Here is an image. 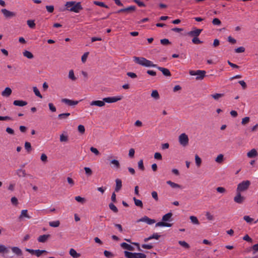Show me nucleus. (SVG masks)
Returning <instances> with one entry per match:
<instances>
[{"instance_id": "obj_1", "label": "nucleus", "mask_w": 258, "mask_h": 258, "mask_svg": "<svg viewBox=\"0 0 258 258\" xmlns=\"http://www.w3.org/2000/svg\"><path fill=\"white\" fill-rule=\"evenodd\" d=\"M134 61L137 64L142 66L145 67H157V65L154 64L152 61L146 59L143 57L134 56L133 57Z\"/></svg>"}, {"instance_id": "obj_2", "label": "nucleus", "mask_w": 258, "mask_h": 258, "mask_svg": "<svg viewBox=\"0 0 258 258\" xmlns=\"http://www.w3.org/2000/svg\"><path fill=\"white\" fill-rule=\"evenodd\" d=\"M66 9L71 12L79 13L80 10L83 9L81 2H76L75 1L67 2L65 5Z\"/></svg>"}, {"instance_id": "obj_3", "label": "nucleus", "mask_w": 258, "mask_h": 258, "mask_svg": "<svg viewBox=\"0 0 258 258\" xmlns=\"http://www.w3.org/2000/svg\"><path fill=\"white\" fill-rule=\"evenodd\" d=\"M206 71L203 70L193 71L190 70L189 74L191 76H197L196 78L197 80H202L206 76Z\"/></svg>"}, {"instance_id": "obj_4", "label": "nucleus", "mask_w": 258, "mask_h": 258, "mask_svg": "<svg viewBox=\"0 0 258 258\" xmlns=\"http://www.w3.org/2000/svg\"><path fill=\"white\" fill-rule=\"evenodd\" d=\"M25 250L31 253L32 255H35L37 257L43 256H46L47 253H48L45 250H40V249H31L29 248H26Z\"/></svg>"}, {"instance_id": "obj_5", "label": "nucleus", "mask_w": 258, "mask_h": 258, "mask_svg": "<svg viewBox=\"0 0 258 258\" xmlns=\"http://www.w3.org/2000/svg\"><path fill=\"white\" fill-rule=\"evenodd\" d=\"M124 256L126 258H146L147 255L141 252L133 253L128 251H124Z\"/></svg>"}, {"instance_id": "obj_6", "label": "nucleus", "mask_w": 258, "mask_h": 258, "mask_svg": "<svg viewBox=\"0 0 258 258\" xmlns=\"http://www.w3.org/2000/svg\"><path fill=\"white\" fill-rule=\"evenodd\" d=\"M250 184V182L249 180H244L239 183L236 189V191L240 192L245 191L248 189Z\"/></svg>"}, {"instance_id": "obj_7", "label": "nucleus", "mask_w": 258, "mask_h": 258, "mask_svg": "<svg viewBox=\"0 0 258 258\" xmlns=\"http://www.w3.org/2000/svg\"><path fill=\"white\" fill-rule=\"evenodd\" d=\"M188 137L185 133H182L179 136V142L182 146H186L188 144Z\"/></svg>"}, {"instance_id": "obj_8", "label": "nucleus", "mask_w": 258, "mask_h": 258, "mask_svg": "<svg viewBox=\"0 0 258 258\" xmlns=\"http://www.w3.org/2000/svg\"><path fill=\"white\" fill-rule=\"evenodd\" d=\"M123 97L122 96H117L113 97H108L103 98L104 103H112L121 100Z\"/></svg>"}, {"instance_id": "obj_9", "label": "nucleus", "mask_w": 258, "mask_h": 258, "mask_svg": "<svg viewBox=\"0 0 258 258\" xmlns=\"http://www.w3.org/2000/svg\"><path fill=\"white\" fill-rule=\"evenodd\" d=\"M245 200V198L241 195V192L236 191V196L234 198V201L238 204H242Z\"/></svg>"}, {"instance_id": "obj_10", "label": "nucleus", "mask_w": 258, "mask_h": 258, "mask_svg": "<svg viewBox=\"0 0 258 258\" xmlns=\"http://www.w3.org/2000/svg\"><path fill=\"white\" fill-rule=\"evenodd\" d=\"M146 222L149 225H151L156 222L154 219H151L146 216H145L137 221V222Z\"/></svg>"}, {"instance_id": "obj_11", "label": "nucleus", "mask_w": 258, "mask_h": 258, "mask_svg": "<svg viewBox=\"0 0 258 258\" xmlns=\"http://www.w3.org/2000/svg\"><path fill=\"white\" fill-rule=\"evenodd\" d=\"M195 30L190 31L188 32L187 34L190 37H198L202 31H203V29H196L194 28Z\"/></svg>"}, {"instance_id": "obj_12", "label": "nucleus", "mask_w": 258, "mask_h": 258, "mask_svg": "<svg viewBox=\"0 0 258 258\" xmlns=\"http://www.w3.org/2000/svg\"><path fill=\"white\" fill-rule=\"evenodd\" d=\"M2 13L4 16L7 18H10L16 16V13L13 12H11L6 9H3L1 10Z\"/></svg>"}, {"instance_id": "obj_13", "label": "nucleus", "mask_w": 258, "mask_h": 258, "mask_svg": "<svg viewBox=\"0 0 258 258\" xmlns=\"http://www.w3.org/2000/svg\"><path fill=\"white\" fill-rule=\"evenodd\" d=\"M155 68L161 71L164 76L166 77H170L171 76V74L168 69L159 67L158 66L157 67Z\"/></svg>"}, {"instance_id": "obj_14", "label": "nucleus", "mask_w": 258, "mask_h": 258, "mask_svg": "<svg viewBox=\"0 0 258 258\" xmlns=\"http://www.w3.org/2000/svg\"><path fill=\"white\" fill-rule=\"evenodd\" d=\"M61 101L62 102L66 103L69 106H74L79 103L78 101L72 100L67 98L62 99Z\"/></svg>"}, {"instance_id": "obj_15", "label": "nucleus", "mask_w": 258, "mask_h": 258, "mask_svg": "<svg viewBox=\"0 0 258 258\" xmlns=\"http://www.w3.org/2000/svg\"><path fill=\"white\" fill-rule=\"evenodd\" d=\"M12 252L15 253L17 256H23V252L22 250L17 246H13L12 247H10Z\"/></svg>"}, {"instance_id": "obj_16", "label": "nucleus", "mask_w": 258, "mask_h": 258, "mask_svg": "<svg viewBox=\"0 0 258 258\" xmlns=\"http://www.w3.org/2000/svg\"><path fill=\"white\" fill-rule=\"evenodd\" d=\"M120 246L122 248L127 250L134 251L135 250V248L132 245L125 242L121 243Z\"/></svg>"}, {"instance_id": "obj_17", "label": "nucleus", "mask_w": 258, "mask_h": 258, "mask_svg": "<svg viewBox=\"0 0 258 258\" xmlns=\"http://www.w3.org/2000/svg\"><path fill=\"white\" fill-rule=\"evenodd\" d=\"M105 103L104 100H95L93 101L90 103V105L91 106H97L98 107H102L105 105Z\"/></svg>"}, {"instance_id": "obj_18", "label": "nucleus", "mask_w": 258, "mask_h": 258, "mask_svg": "<svg viewBox=\"0 0 258 258\" xmlns=\"http://www.w3.org/2000/svg\"><path fill=\"white\" fill-rule=\"evenodd\" d=\"M50 237V234H44L38 237L37 240L39 242L44 243Z\"/></svg>"}, {"instance_id": "obj_19", "label": "nucleus", "mask_w": 258, "mask_h": 258, "mask_svg": "<svg viewBox=\"0 0 258 258\" xmlns=\"http://www.w3.org/2000/svg\"><path fill=\"white\" fill-rule=\"evenodd\" d=\"M28 104L27 102L21 100H16L13 102V104L15 106L23 107Z\"/></svg>"}, {"instance_id": "obj_20", "label": "nucleus", "mask_w": 258, "mask_h": 258, "mask_svg": "<svg viewBox=\"0 0 258 258\" xmlns=\"http://www.w3.org/2000/svg\"><path fill=\"white\" fill-rule=\"evenodd\" d=\"M12 89L9 87H6L5 90L2 92V95L4 97H8L12 94Z\"/></svg>"}, {"instance_id": "obj_21", "label": "nucleus", "mask_w": 258, "mask_h": 258, "mask_svg": "<svg viewBox=\"0 0 258 258\" xmlns=\"http://www.w3.org/2000/svg\"><path fill=\"white\" fill-rule=\"evenodd\" d=\"M116 186L115 188V191L118 192L122 187V181L120 179H115Z\"/></svg>"}, {"instance_id": "obj_22", "label": "nucleus", "mask_w": 258, "mask_h": 258, "mask_svg": "<svg viewBox=\"0 0 258 258\" xmlns=\"http://www.w3.org/2000/svg\"><path fill=\"white\" fill-rule=\"evenodd\" d=\"M123 13H131L136 10V7L135 6H131L128 7L123 8Z\"/></svg>"}, {"instance_id": "obj_23", "label": "nucleus", "mask_w": 258, "mask_h": 258, "mask_svg": "<svg viewBox=\"0 0 258 258\" xmlns=\"http://www.w3.org/2000/svg\"><path fill=\"white\" fill-rule=\"evenodd\" d=\"M172 215L173 214L171 212L166 214L162 217V220L164 222H166V221H170Z\"/></svg>"}, {"instance_id": "obj_24", "label": "nucleus", "mask_w": 258, "mask_h": 258, "mask_svg": "<svg viewBox=\"0 0 258 258\" xmlns=\"http://www.w3.org/2000/svg\"><path fill=\"white\" fill-rule=\"evenodd\" d=\"M28 211L27 210H23L22 211H21V215H20L19 218L20 219H21L22 218H23V217H25V218H28V219H30L31 218V217L30 216L28 213Z\"/></svg>"}, {"instance_id": "obj_25", "label": "nucleus", "mask_w": 258, "mask_h": 258, "mask_svg": "<svg viewBox=\"0 0 258 258\" xmlns=\"http://www.w3.org/2000/svg\"><path fill=\"white\" fill-rule=\"evenodd\" d=\"M172 225V224L168 223L167 222H164L163 221L161 222H159L156 224V227L162 226V227H170Z\"/></svg>"}, {"instance_id": "obj_26", "label": "nucleus", "mask_w": 258, "mask_h": 258, "mask_svg": "<svg viewBox=\"0 0 258 258\" xmlns=\"http://www.w3.org/2000/svg\"><path fill=\"white\" fill-rule=\"evenodd\" d=\"M257 155V152L255 149H251L247 153V156L249 158L255 157Z\"/></svg>"}, {"instance_id": "obj_27", "label": "nucleus", "mask_w": 258, "mask_h": 258, "mask_svg": "<svg viewBox=\"0 0 258 258\" xmlns=\"http://www.w3.org/2000/svg\"><path fill=\"white\" fill-rule=\"evenodd\" d=\"M70 254L74 258H77L81 256L80 253H77L73 248H71L69 251Z\"/></svg>"}, {"instance_id": "obj_28", "label": "nucleus", "mask_w": 258, "mask_h": 258, "mask_svg": "<svg viewBox=\"0 0 258 258\" xmlns=\"http://www.w3.org/2000/svg\"><path fill=\"white\" fill-rule=\"evenodd\" d=\"M16 174L19 177H25L26 176V173L25 170L19 169L16 170Z\"/></svg>"}, {"instance_id": "obj_29", "label": "nucleus", "mask_w": 258, "mask_h": 258, "mask_svg": "<svg viewBox=\"0 0 258 258\" xmlns=\"http://www.w3.org/2000/svg\"><path fill=\"white\" fill-rule=\"evenodd\" d=\"M167 184L169 185L172 188H181V186L177 183H174L170 180H168L166 182Z\"/></svg>"}, {"instance_id": "obj_30", "label": "nucleus", "mask_w": 258, "mask_h": 258, "mask_svg": "<svg viewBox=\"0 0 258 258\" xmlns=\"http://www.w3.org/2000/svg\"><path fill=\"white\" fill-rule=\"evenodd\" d=\"M10 252V250L8 248L6 247L5 245L3 244H0V253H8Z\"/></svg>"}, {"instance_id": "obj_31", "label": "nucleus", "mask_w": 258, "mask_h": 258, "mask_svg": "<svg viewBox=\"0 0 258 258\" xmlns=\"http://www.w3.org/2000/svg\"><path fill=\"white\" fill-rule=\"evenodd\" d=\"M133 200L134 201L135 204L136 206L143 208V204L142 201L136 199L135 197L133 198Z\"/></svg>"}, {"instance_id": "obj_32", "label": "nucleus", "mask_w": 258, "mask_h": 258, "mask_svg": "<svg viewBox=\"0 0 258 258\" xmlns=\"http://www.w3.org/2000/svg\"><path fill=\"white\" fill-rule=\"evenodd\" d=\"M151 96L155 100H158L160 98V95L158 93V92L156 90L152 91Z\"/></svg>"}, {"instance_id": "obj_33", "label": "nucleus", "mask_w": 258, "mask_h": 258, "mask_svg": "<svg viewBox=\"0 0 258 258\" xmlns=\"http://www.w3.org/2000/svg\"><path fill=\"white\" fill-rule=\"evenodd\" d=\"M23 55L29 59H32L34 57L33 54L28 50H25L23 52Z\"/></svg>"}, {"instance_id": "obj_34", "label": "nucleus", "mask_w": 258, "mask_h": 258, "mask_svg": "<svg viewBox=\"0 0 258 258\" xmlns=\"http://www.w3.org/2000/svg\"><path fill=\"white\" fill-rule=\"evenodd\" d=\"M24 147L28 153H30L32 150L31 144L28 142H26L25 143Z\"/></svg>"}, {"instance_id": "obj_35", "label": "nucleus", "mask_w": 258, "mask_h": 258, "mask_svg": "<svg viewBox=\"0 0 258 258\" xmlns=\"http://www.w3.org/2000/svg\"><path fill=\"white\" fill-rule=\"evenodd\" d=\"M189 219L193 224L197 225L200 224V222L196 217L194 216H190Z\"/></svg>"}, {"instance_id": "obj_36", "label": "nucleus", "mask_w": 258, "mask_h": 258, "mask_svg": "<svg viewBox=\"0 0 258 258\" xmlns=\"http://www.w3.org/2000/svg\"><path fill=\"white\" fill-rule=\"evenodd\" d=\"M110 164H113L114 166L116 168H119L120 167V163L119 161L115 159H113L111 160Z\"/></svg>"}, {"instance_id": "obj_37", "label": "nucleus", "mask_w": 258, "mask_h": 258, "mask_svg": "<svg viewBox=\"0 0 258 258\" xmlns=\"http://www.w3.org/2000/svg\"><path fill=\"white\" fill-rule=\"evenodd\" d=\"M109 207L115 213H117L118 211L117 207L112 203L109 204Z\"/></svg>"}, {"instance_id": "obj_38", "label": "nucleus", "mask_w": 258, "mask_h": 258, "mask_svg": "<svg viewBox=\"0 0 258 258\" xmlns=\"http://www.w3.org/2000/svg\"><path fill=\"white\" fill-rule=\"evenodd\" d=\"M49 225L50 226L52 227H57L60 225V222L58 220L55 221H52L49 222Z\"/></svg>"}, {"instance_id": "obj_39", "label": "nucleus", "mask_w": 258, "mask_h": 258, "mask_svg": "<svg viewBox=\"0 0 258 258\" xmlns=\"http://www.w3.org/2000/svg\"><path fill=\"white\" fill-rule=\"evenodd\" d=\"M195 161L197 166L200 167L202 163V159L198 155H195Z\"/></svg>"}, {"instance_id": "obj_40", "label": "nucleus", "mask_w": 258, "mask_h": 258, "mask_svg": "<svg viewBox=\"0 0 258 258\" xmlns=\"http://www.w3.org/2000/svg\"><path fill=\"white\" fill-rule=\"evenodd\" d=\"M224 94L223 93H215L211 95V97L215 100H218L219 98L223 97Z\"/></svg>"}, {"instance_id": "obj_41", "label": "nucleus", "mask_w": 258, "mask_h": 258, "mask_svg": "<svg viewBox=\"0 0 258 258\" xmlns=\"http://www.w3.org/2000/svg\"><path fill=\"white\" fill-rule=\"evenodd\" d=\"M33 90L36 96L39 97L40 98H42V96L36 87H33Z\"/></svg>"}, {"instance_id": "obj_42", "label": "nucleus", "mask_w": 258, "mask_h": 258, "mask_svg": "<svg viewBox=\"0 0 258 258\" xmlns=\"http://www.w3.org/2000/svg\"><path fill=\"white\" fill-rule=\"evenodd\" d=\"M69 78L73 81L76 80L77 78L75 77L74 71L73 70H71L69 71Z\"/></svg>"}, {"instance_id": "obj_43", "label": "nucleus", "mask_w": 258, "mask_h": 258, "mask_svg": "<svg viewBox=\"0 0 258 258\" xmlns=\"http://www.w3.org/2000/svg\"><path fill=\"white\" fill-rule=\"evenodd\" d=\"M93 3L96 5L100 7H104L105 8H108V6L105 5L104 3L99 1H94Z\"/></svg>"}, {"instance_id": "obj_44", "label": "nucleus", "mask_w": 258, "mask_h": 258, "mask_svg": "<svg viewBox=\"0 0 258 258\" xmlns=\"http://www.w3.org/2000/svg\"><path fill=\"white\" fill-rule=\"evenodd\" d=\"M70 115V113H63L59 114L58 115V118L60 119H66L67 117Z\"/></svg>"}, {"instance_id": "obj_45", "label": "nucleus", "mask_w": 258, "mask_h": 258, "mask_svg": "<svg viewBox=\"0 0 258 258\" xmlns=\"http://www.w3.org/2000/svg\"><path fill=\"white\" fill-rule=\"evenodd\" d=\"M75 199L78 202L81 204H84L86 202V199L84 198L81 197L80 196L75 197Z\"/></svg>"}, {"instance_id": "obj_46", "label": "nucleus", "mask_w": 258, "mask_h": 258, "mask_svg": "<svg viewBox=\"0 0 258 258\" xmlns=\"http://www.w3.org/2000/svg\"><path fill=\"white\" fill-rule=\"evenodd\" d=\"M104 254L105 257H114L117 256L116 255L114 254L112 252L107 251V250H104Z\"/></svg>"}, {"instance_id": "obj_47", "label": "nucleus", "mask_w": 258, "mask_h": 258, "mask_svg": "<svg viewBox=\"0 0 258 258\" xmlns=\"http://www.w3.org/2000/svg\"><path fill=\"white\" fill-rule=\"evenodd\" d=\"M27 24L29 26V27L31 28H34L35 27V23H34V20H28L27 21Z\"/></svg>"}, {"instance_id": "obj_48", "label": "nucleus", "mask_w": 258, "mask_h": 258, "mask_svg": "<svg viewBox=\"0 0 258 258\" xmlns=\"http://www.w3.org/2000/svg\"><path fill=\"white\" fill-rule=\"evenodd\" d=\"M84 170L85 171V173L88 176H90L92 174V171L91 169L89 167H85Z\"/></svg>"}, {"instance_id": "obj_49", "label": "nucleus", "mask_w": 258, "mask_h": 258, "mask_svg": "<svg viewBox=\"0 0 258 258\" xmlns=\"http://www.w3.org/2000/svg\"><path fill=\"white\" fill-rule=\"evenodd\" d=\"M191 41L192 42L195 44H199L203 43V41H201L198 37H193Z\"/></svg>"}, {"instance_id": "obj_50", "label": "nucleus", "mask_w": 258, "mask_h": 258, "mask_svg": "<svg viewBox=\"0 0 258 258\" xmlns=\"http://www.w3.org/2000/svg\"><path fill=\"white\" fill-rule=\"evenodd\" d=\"M138 167L142 171H144L145 168V167L144 166V164H143V160L142 159L140 160L138 163Z\"/></svg>"}, {"instance_id": "obj_51", "label": "nucleus", "mask_w": 258, "mask_h": 258, "mask_svg": "<svg viewBox=\"0 0 258 258\" xmlns=\"http://www.w3.org/2000/svg\"><path fill=\"white\" fill-rule=\"evenodd\" d=\"M224 160V156L222 154H219L216 158L215 161L217 163H221Z\"/></svg>"}, {"instance_id": "obj_52", "label": "nucleus", "mask_w": 258, "mask_h": 258, "mask_svg": "<svg viewBox=\"0 0 258 258\" xmlns=\"http://www.w3.org/2000/svg\"><path fill=\"white\" fill-rule=\"evenodd\" d=\"M178 243L185 248H189V245L184 241H179Z\"/></svg>"}, {"instance_id": "obj_53", "label": "nucleus", "mask_w": 258, "mask_h": 258, "mask_svg": "<svg viewBox=\"0 0 258 258\" xmlns=\"http://www.w3.org/2000/svg\"><path fill=\"white\" fill-rule=\"evenodd\" d=\"M78 130L79 133H80L81 134H84L85 132V128L83 125L80 124L78 126Z\"/></svg>"}, {"instance_id": "obj_54", "label": "nucleus", "mask_w": 258, "mask_h": 258, "mask_svg": "<svg viewBox=\"0 0 258 258\" xmlns=\"http://www.w3.org/2000/svg\"><path fill=\"white\" fill-rule=\"evenodd\" d=\"M68 141V136L61 134L60 135V141L61 142H66Z\"/></svg>"}, {"instance_id": "obj_55", "label": "nucleus", "mask_w": 258, "mask_h": 258, "mask_svg": "<svg viewBox=\"0 0 258 258\" xmlns=\"http://www.w3.org/2000/svg\"><path fill=\"white\" fill-rule=\"evenodd\" d=\"M142 247L145 249H151L153 248V245L152 244H143L141 245Z\"/></svg>"}, {"instance_id": "obj_56", "label": "nucleus", "mask_w": 258, "mask_h": 258, "mask_svg": "<svg viewBox=\"0 0 258 258\" xmlns=\"http://www.w3.org/2000/svg\"><path fill=\"white\" fill-rule=\"evenodd\" d=\"M160 43L162 45H169L171 43V42H170L169 40L166 38L161 39Z\"/></svg>"}, {"instance_id": "obj_57", "label": "nucleus", "mask_w": 258, "mask_h": 258, "mask_svg": "<svg viewBox=\"0 0 258 258\" xmlns=\"http://www.w3.org/2000/svg\"><path fill=\"white\" fill-rule=\"evenodd\" d=\"M216 190L220 194H225L226 192V189L223 187H218L216 188Z\"/></svg>"}, {"instance_id": "obj_58", "label": "nucleus", "mask_w": 258, "mask_h": 258, "mask_svg": "<svg viewBox=\"0 0 258 258\" xmlns=\"http://www.w3.org/2000/svg\"><path fill=\"white\" fill-rule=\"evenodd\" d=\"M212 24L214 25H220L221 24V21L218 18H214L212 21Z\"/></svg>"}, {"instance_id": "obj_59", "label": "nucleus", "mask_w": 258, "mask_h": 258, "mask_svg": "<svg viewBox=\"0 0 258 258\" xmlns=\"http://www.w3.org/2000/svg\"><path fill=\"white\" fill-rule=\"evenodd\" d=\"M243 219L248 223H250L253 221V219L248 216H244Z\"/></svg>"}, {"instance_id": "obj_60", "label": "nucleus", "mask_w": 258, "mask_h": 258, "mask_svg": "<svg viewBox=\"0 0 258 258\" xmlns=\"http://www.w3.org/2000/svg\"><path fill=\"white\" fill-rule=\"evenodd\" d=\"M152 197L156 201L158 202L159 200L158 194L156 191H153L151 193Z\"/></svg>"}, {"instance_id": "obj_61", "label": "nucleus", "mask_w": 258, "mask_h": 258, "mask_svg": "<svg viewBox=\"0 0 258 258\" xmlns=\"http://www.w3.org/2000/svg\"><path fill=\"white\" fill-rule=\"evenodd\" d=\"M245 48L243 46H241L235 49V52L236 53H242L244 52Z\"/></svg>"}, {"instance_id": "obj_62", "label": "nucleus", "mask_w": 258, "mask_h": 258, "mask_svg": "<svg viewBox=\"0 0 258 258\" xmlns=\"http://www.w3.org/2000/svg\"><path fill=\"white\" fill-rule=\"evenodd\" d=\"M89 53V52H86L82 56L81 60L83 62H85L86 61Z\"/></svg>"}, {"instance_id": "obj_63", "label": "nucleus", "mask_w": 258, "mask_h": 258, "mask_svg": "<svg viewBox=\"0 0 258 258\" xmlns=\"http://www.w3.org/2000/svg\"><path fill=\"white\" fill-rule=\"evenodd\" d=\"M133 2L136 3L140 7H145L146 6L145 4L143 2H141L139 0H133Z\"/></svg>"}, {"instance_id": "obj_64", "label": "nucleus", "mask_w": 258, "mask_h": 258, "mask_svg": "<svg viewBox=\"0 0 258 258\" xmlns=\"http://www.w3.org/2000/svg\"><path fill=\"white\" fill-rule=\"evenodd\" d=\"M249 120L250 118L249 117H245L244 118H242L241 124L242 125H245L249 121Z\"/></svg>"}]
</instances>
